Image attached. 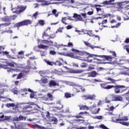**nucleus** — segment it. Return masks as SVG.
Returning a JSON list of instances; mask_svg holds the SVG:
<instances>
[{"instance_id": "obj_29", "label": "nucleus", "mask_w": 129, "mask_h": 129, "mask_svg": "<svg viewBox=\"0 0 129 129\" xmlns=\"http://www.w3.org/2000/svg\"><path fill=\"white\" fill-rule=\"evenodd\" d=\"M43 43L44 44H48V43H49V44H50V45H53V41L50 40V41H48L47 40H43L42 41Z\"/></svg>"}, {"instance_id": "obj_53", "label": "nucleus", "mask_w": 129, "mask_h": 129, "mask_svg": "<svg viewBox=\"0 0 129 129\" xmlns=\"http://www.w3.org/2000/svg\"><path fill=\"white\" fill-rule=\"evenodd\" d=\"M8 72H12V71H17V70H14L12 68H10L7 70Z\"/></svg>"}, {"instance_id": "obj_1", "label": "nucleus", "mask_w": 129, "mask_h": 129, "mask_svg": "<svg viewBox=\"0 0 129 129\" xmlns=\"http://www.w3.org/2000/svg\"><path fill=\"white\" fill-rule=\"evenodd\" d=\"M71 51H72V52H74V53L78 54L79 55H80V56H81L78 57V59H79V60L86 61L87 62H89V63L92 62L93 59H90V58H92L94 56V55L85 51H79L74 48H72Z\"/></svg>"}, {"instance_id": "obj_2", "label": "nucleus", "mask_w": 129, "mask_h": 129, "mask_svg": "<svg viewBox=\"0 0 129 129\" xmlns=\"http://www.w3.org/2000/svg\"><path fill=\"white\" fill-rule=\"evenodd\" d=\"M114 2V0H110L109 1H104L100 4H95L92 6V8L96 9V12L98 14L102 12V9L101 8L106 7V6H110L111 5H114L112 3Z\"/></svg>"}, {"instance_id": "obj_3", "label": "nucleus", "mask_w": 129, "mask_h": 129, "mask_svg": "<svg viewBox=\"0 0 129 129\" xmlns=\"http://www.w3.org/2000/svg\"><path fill=\"white\" fill-rule=\"evenodd\" d=\"M36 104L34 103H27L22 108V112H31L35 109Z\"/></svg>"}, {"instance_id": "obj_61", "label": "nucleus", "mask_w": 129, "mask_h": 129, "mask_svg": "<svg viewBox=\"0 0 129 129\" xmlns=\"http://www.w3.org/2000/svg\"><path fill=\"white\" fill-rule=\"evenodd\" d=\"M67 30H70L72 29V27L71 26V25H68V26H67Z\"/></svg>"}, {"instance_id": "obj_20", "label": "nucleus", "mask_w": 129, "mask_h": 129, "mask_svg": "<svg viewBox=\"0 0 129 129\" xmlns=\"http://www.w3.org/2000/svg\"><path fill=\"white\" fill-rule=\"evenodd\" d=\"M73 18L77 19L79 21H82V17H81V15H78L76 13H75L74 14V16L73 17Z\"/></svg>"}, {"instance_id": "obj_39", "label": "nucleus", "mask_w": 129, "mask_h": 129, "mask_svg": "<svg viewBox=\"0 0 129 129\" xmlns=\"http://www.w3.org/2000/svg\"><path fill=\"white\" fill-rule=\"evenodd\" d=\"M107 80H108L109 81H111L112 83H115V80L112 79L111 78H108L107 79Z\"/></svg>"}, {"instance_id": "obj_48", "label": "nucleus", "mask_w": 129, "mask_h": 129, "mask_svg": "<svg viewBox=\"0 0 129 129\" xmlns=\"http://www.w3.org/2000/svg\"><path fill=\"white\" fill-rule=\"evenodd\" d=\"M66 47H73V43L69 42L68 45H66Z\"/></svg>"}, {"instance_id": "obj_54", "label": "nucleus", "mask_w": 129, "mask_h": 129, "mask_svg": "<svg viewBox=\"0 0 129 129\" xmlns=\"http://www.w3.org/2000/svg\"><path fill=\"white\" fill-rule=\"evenodd\" d=\"M5 118V115L3 114L2 116H0V120H4V119Z\"/></svg>"}, {"instance_id": "obj_52", "label": "nucleus", "mask_w": 129, "mask_h": 129, "mask_svg": "<svg viewBox=\"0 0 129 129\" xmlns=\"http://www.w3.org/2000/svg\"><path fill=\"white\" fill-rule=\"evenodd\" d=\"M114 107H113V106H110L109 107V111H113V110H114Z\"/></svg>"}, {"instance_id": "obj_9", "label": "nucleus", "mask_w": 129, "mask_h": 129, "mask_svg": "<svg viewBox=\"0 0 129 129\" xmlns=\"http://www.w3.org/2000/svg\"><path fill=\"white\" fill-rule=\"evenodd\" d=\"M63 0H47L46 2L45 5L49 6V5H55L56 3L55 2H62Z\"/></svg>"}, {"instance_id": "obj_57", "label": "nucleus", "mask_w": 129, "mask_h": 129, "mask_svg": "<svg viewBox=\"0 0 129 129\" xmlns=\"http://www.w3.org/2000/svg\"><path fill=\"white\" fill-rule=\"evenodd\" d=\"M114 23H116V20H115V19H113L110 21L111 24H114Z\"/></svg>"}, {"instance_id": "obj_43", "label": "nucleus", "mask_w": 129, "mask_h": 129, "mask_svg": "<svg viewBox=\"0 0 129 129\" xmlns=\"http://www.w3.org/2000/svg\"><path fill=\"white\" fill-rule=\"evenodd\" d=\"M100 127L102 129H108V128H107V127H106L104 124L100 125Z\"/></svg>"}, {"instance_id": "obj_27", "label": "nucleus", "mask_w": 129, "mask_h": 129, "mask_svg": "<svg viewBox=\"0 0 129 129\" xmlns=\"http://www.w3.org/2000/svg\"><path fill=\"white\" fill-rule=\"evenodd\" d=\"M44 61L47 64V65H49V66H53L54 65V62L52 61H50L46 59H44Z\"/></svg>"}, {"instance_id": "obj_26", "label": "nucleus", "mask_w": 129, "mask_h": 129, "mask_svg": "<svg viewBox=\"0 0 129 129\" xmlns=\"http://www.w3.org/2000/svg\"><path fill=\"white\" fill-rule=\"evenodd\" d=\"M73 96H75L74 94H71L69 92L65 93L64 97H73Z\"/></svg>"}, {"instance_id": "obj_23", "label": "nucleus", "mask_w": 129, "mask_h": 129, "mask_svg": "<svg viewBox=\"0 0 129 129\" xmlns=\"http://www.w3.org/2000/svg\"><path fill=\"white\" fill-rule=\"evenodd\" d=\"M38 48L39 49H45V50H47L49 48V46L43 44H40L38 45Z\"/></svg>"}, {"instance_id": "obj_49", "label": "nucleus", "mask_w": 129, "mask_h": 129, "mask_svg": "<svg viewBox=\"0 0 129 129\" xmlns=\"http://www.w3.org/2000/svg\"><path fill=\"white\" fill-rule=\"evenodd\" d=\"M95 118H96L97 119H102V118H103V117H102V115L96 116H95Z\"/></svg>"}, {"instance_id": "obj_44", "label": "nucleus", "mask_w": 129, "mask_h": 129, "mask_svg": "<svg viewBox=\"0 0 129 129\" xmlns=\"http://www.w3.org/2000/svg\"><path fill=\"white\" fill-rule=\"evenodd\" d=\"M39 2H40V3H44L43 5L44 6H47V4H46V2H48V0H39Z\"/></svg>"}, {"instance_id": "obj_33", "label": "nucleus", "mask_w": 129, "mask_h": 129, "mask_svg": "<svg viewBox=\"0 0 129 129\" xmlns=\"http://www.w3.org/2000/svg\"><path fill=\"white\" fill-rule=\"evenodd\" d=\"M87 33L86 34H87V35H88V36H89L90 37H92L93 36V33H92V31L91 30H88L87 31Z\"/></svg>"}, {"instance_id": "obj_5", "label": "nucleus", "mask_w": 129, "mask_h": 129, "mask_svg": "<svg viewBox=\"0 0 129 129\" xmlns=\"http://www.w3.org/2000/svg\"><path fill=\"white\" fill-rule=\"evenodd\" d=\"M32 21L30 20H24L23 21L18 22L15 24V28H18L19 29L20 27H23V26H28V25H31Z\"/></svg>"}, {"instance_id": "obj_15", "label": "nucleus", "mask_w": 129, "mask_h": 129, "mask_svg": "<svg viewBox=\"0 0 129 129\" xmlns=\"http://www.w3.org/2000/svg\"><path fill=\"white\" fill-rule=\"evenodd\" d=\"M84 70H72L71 72V73H75V74H79L80 73H82V72H84Z\"/></svg>"}, {"instance_id": "obj_8", "label": "nucleus", "mask_w": 129, "mask_h": 129, "mask_svg": "<svg viewBox=\"0 0 129 129\" xmlns=\"http://www.w3.org/2000/svg\"><path fill=\"white\" fill-rule=\"evenodd\" d=\"M18 9H19V10H17L14 12V13H15V14H21V13H23V12H24V11H25L26 10V9H27V6L25 7V6H18Z\"/></svg>"}, {"instance_id": "obj_13", "label": "nucleus", "mask_w": 129, "mask_h": 129, "mask_svg": "<svg viewBox=\"0 0 129 129\" xmlns=\"http://www.w3.org/2000/svg\"><path fill=\"white\" fill-rule=\"evenodd\" d=\"M64 62V60L62 58H60L59 60H56V62H53V64L55 66H62V63Z\"/></svg>"}, {"instance_id": "obj_12", "label": "nucleus", "mask_w": 129, "mask_h": 129, "mask_svg": "<svg viewBox=\"0 0 129 129\" xmlns=\"http://www.w3.org/2000/svg\"><path fill=\"white\" fill-rule=\"evenodd\" d=\"M99 57L108 61H111L112 60V56L111 55H100Z\"/></svg>"}, {"instance_id": "obj_59", "label": "nucleus", "mask_w": 129, "mask_h": 129, "mask_svg": "<svg viewBox=\"0 0 129 129\" xmlns=\"http://www.w3.org/2000/svg\"><path fill=\"white\" fill-rule=\"evenodd\" d=\"M124 43H126V44H128L129 43V38H127L124 41Z\"/></svg>"}, {"instance_id": "obj_21", "label": "nucleus", "mask_w": 129, "mask_h": 129, "mask_svg": "<svg viewBox=\"0 0 129 129\" xmlns=\"http://www.w3.org/2000/svg\"><path fill=\"white\" fill-rule=\"evenodd\" d=\"M20 93H21V95H22L23 96H27L26 95L28 94V90H27V89H24L22 90Z\"/></svg>"}, {"instance_id": "obj_17", "label": "nucleus", "mask_w": 129, "mask_h": 129, "mask_svg": "<svg viewBox=\"0 0 129 129\" xmlns=\"http://www.w3.org/2000/svg\"><path fill=\"white\" fill-rule=\"evenodd\" d=\"M84 43L87 47H89V48H91V49H94L95 48H96V47L91 45L90 43L87 42V41H84Z\"/></svg>"}, {"instance_id": "obj_25", "label": "nucleus", "mask_w": 129, "mask_h": 129, "mask_svg": "<svg viewBox=\"0 0 129 129\" xmlns=\"http://www.w3.org/2000/svg\"><path fill=\"white\" fill-rule=\"evenodd\" d=\"M7 65L6 66H10V67H14L15 66H17V63L14 62H8L7 63Z\"/></svg>"}, {"instance_id": "obj_30", "label": "nucleus", "mask_w": 129, "mask_h": 129, "mask_svg": "<svg viewBox=\"0 0 129 129\" xmlns=\"http://www.w3.org/2000/svg\"><path fill=\"white\" fill-rule=\"evenodd\" d=\"M38 24L40 25V26H42V27H43V26L45 25V23L44 20H40L38 21Z\"/></svg>"}, {"instance_id": "obj_7", "label": "nucleus", "mask_w": 129, "mask_h": 129, "mask_svg": "<svg viewBox=\"0 0 129 129\" xmlns=\"http://www.w3.org/2000/svg\"><path fill=\"white\" fill-rule=\"evenodd\" d=\"M110 101H122V97H114L111 101L107 99L105 100L106 103H110Z\"/></svg>"}, {"instance_id": "obj_31", "label": "nucleus", "mask_w": 129, "mask_h": 129, "mask_svg": "<svg viewBox=\"0 0 129 129\" xmlns=\"http://www.w3.org/2000/svg\"><path fill=\"white\" fill-rule=\"evenodd\" d=\"M11 24L12 23H11V22H8L1 24V26H3V27H8V26H10Z\"/></svg>"}, {"instance_id": "obj_58", "label": "nucleus", "mask_w": 129, "mask_h": 129, "mask_svg": "<svg viewBox=\"0 0 129 129\" xmlns=\"http://www.w3.org/2000/svg\"><path fill=\"white\" fill-rule=\"evenodd\" d=\"M81 15L83 17L84 19H86V14L85 13H82Z\"/></svg>"}, {"instance_id": "obj_22", "label": "nucleus", "mask_w": 129, "mask_h": 129, "mask_svg": "<svg viewBox=\"0 0 129 129\" xmlns=\"http://www.w3.org/2000/svg\"><path fill=\"white\" fill-rule=\"evenodd\" d=\"M80 110H88L89 108L85 105H79Z\"/></svg>"}, {"instance_id": "obj_41", "label": "nucleus", "mask_w": 129, "mask_h": 129, "mask_svg": "<svg viewBox=\"0 0 129 129\" xmlns=\"http://www.w3.org/2000/svg\"><path fill=\"white\" fill-rule=\"evenodd\" d=\"M81 67L82 68H85L87 67V63H82V64H81Z\"/></svg>"}, {"instance_id": "obj_45", "label": "nucleus", "mask_w": 129, "mask_h": 129, "mask_svg": "<svg viewBox=\"0 0 129 129\" xmlns=\"http://www.w3.org/2000/svg\"><path fill=\"white\" fill-rule=\"evenodd\" d=\"M42 83H48V79H41Z\"/></svg>"}, {"instance_id": "obj_6", "label": "nucleus", "mask_w": 129, "mask_h": 129, "mask_svg": "<svg viewBox=\"0 0 129 129\" xmlns=\"http://www.w3.org/2000/svg\"><path fill=\"white\" fill-rule=\"evenodd\" d=\"M111 86H112V88H114V90L115 93H119L121 89H122V88H125V86L123 85H111Z\"/></svg>"}, {"instance_id": "obj_42", "label": "nucleus", "mask_w": 129, "mask_h": 129, "mask_svg": "<svg viewBox=\"0 0 129 129\" xmlns=\"http://www.w3.org/2000/svg\"><path fill=\"white\" fill-rule=\"evenodd\" d=\"M19 119L20 120H26V117L22 116V115H20L19 116Z\"/></svg>"}, {"instance_id": "obj_34", "label": "nucleus", "mask_w": 129, "mask_h": 129, "mask_svg": "<svg viewBox=\"0 0 129 129\" xmlns=\"http://www.w3.org/2000/svg\"><path fill=\"white\" fill-rule=\"evenodd\" d=\"M67 56H68V57H71V58H73L74 57V53L68 52L67 53Z\"/></svg>"}, {"instance_id": "obj_16", "label": "nucleus", "mask_w": 129, "mask_h": 129, "mask_svg": "<svg viewBox=\"0 0 129 129\" xmlns=\"http://www.w3.org/2000/svg\"><path fill=\"white\" fill-rule=\"evenodd\" d=\"M89 77H96L97 73L95 71H92L90 73H88Z\"/></svg>"}, {"instance_id": "obj_50", "label": "nucleus", "mask_w": 129, "mask_h": 129, "mask_svg": "<svg viewBox=\"0 0 129 129\" xmlns=\"http://www.w3.org/2000/svg\"><path fill=\"white\" fill-rule=\"evenodd\" d=\"M49 53L50 55H55L56 51H55L54 50H50Z\"/></svg>"}, {"instance_id": "obj_51", "label": "nucleus", "mask_w": 129, "mask_h": 129, "mask_svg": "<svg viewBox=\"0 0 129 129\" xmlns=\"http://www.w3.org/2000/svg\"><path fill=\"white\" fill-rule=\"evenodd\" d=\"M30 97H35V92H32L30 94Z\"/></svg>"}, {"instance_id": "obj_47", "label": "nucleus", "mask_w": 129, "mask_h": 129, "mask_svg": "<svg viewBox=\"0 0 129 129\" xmlns=\"http://www.w3.org/2000/svg\"><path fill=\"white\" fill-rule=\"evenodd\" d=\"M12 92H13V93H14V94H18L19 92L16 89H13Z\"/></svg>"}, {"instance_id": "obj_63", "label": "nucleus", "mask_w": 129, "mask_h": 129, "mask_svg": "<svg viewBox=\"0 0 129 129\" xmlns=\"http://www.w3.org/2000/svg\"><path fill=\"white\" fill-rule=\"evenodd\" d=\"M15 121H20V117H16V118H15Z\"/></svg>"}, {"instance_id": "obj_64", "label": "nucleus", "mask_w": 129, "mask_h": 129, "mask_svg": "<svg viewBox=\"0 0 129 129\" xmlns=\"http://www.w3.org/2000/svg\"><path fill=\"white\" fill-rule=\"evenodd\" d=\"M30 60H36V57L33 56L29 57Z\"/></svg>"}, {"instance_id": "obj_40", "label": "nucleus", "mask_w": 129, "mask_h": 129, "mask_svg": "<svg viewBox=\"0 0 129 129\" xmlns=\"http://www.w3.org/2000/svg\"><path fill=\"white\" fill-rule=\"evenodd\" d=\"M107 23V19H105L103 20L101 23H99V25L100 26V25H104V24Z\"/></svg>"}, {"instance_id": "obj_28", "label": "nucleus", "mask_w": 129, "mask_h": 129, "mask_svg": "<svg viewBox=\"0 0 129 129\" xmlns=\"http://www.w3.org/2000/svg\"><path fill=\"white\" fill-rule=\"evenodd\" d=\"M2 21L3 22H11V19L9 17L6 16L2 18Z\"/></svg>"}, {"instance_id": "obj_19", "label": "nucleus", "mask_w": 129, "mask_h": 129, "mask_svg": "<svg viewBox=\"0 0 129 129\" xmlns=\"http://www.w3.org/2000/svg\"><path fill=\"white\" fill-rule=\"evenodd\" d=\"M99 111H100V108H98V109L93 108L92 113H93V114H97V113H99Z\"/></svg>"}, {"instance_id": "obj_55", "label": "nucleus", "mask_w": 129, "mask_h": 129, "mask_svg": "<svg viewBox=\"0 0 129 129\" xmlns=\"http://www.w3.org/2000/svg\"><path fill=\"white\" fill-rule=\"evenodd\" d=\"M40 54L42 57L46 55L45 51H41V53Z\"/></svg>"}, {"instance_id": "obj_24", "label": "nucleus", "mask_w": 129, "mask_h": 129, "mask_svg": "<svg viewBox=\"0 0 129 129\" xmlns=\"http://www.w3.org/2000/svg\"><path fill=\"white\" fill-rule=\"evenodd\" d=\"M87 15L89 16H92L94 14V9L90 8L89 9V11L87 12Z\"/></svg>"}, {"instance_id": "obj_37", "label": "nucleus", "mask_w": 129, "mask_h": 129, "mask_svg": "<svg viewBox=\"0 0 129 129\" xmlns=\"http://www.w3.org/2000/svg\"><path fill=\"white\" fill-rule=\"evenodd\" d=\"M66 21H67V17H63L61 19V22L64 25H67V23L66 22Z\"/></svg>"}, {"instance_id": "obj_62", "label": "nucleus", "mask_w": 129, "mask_h": 129, "mask_svg": "<svg viewBox=\"0 0 129 129\" xmlns=\"http://www.w3.org/2000/svg\"><path fill=\"white\" fill-rule=\"evenodd\" d=\"M120 25H121V23H118L117 24H116L115 25V28H117L118 27H119V26H120Z\"/></svg>"}, {"instance_id": "obj_10", "label": "nucleus", "mask_w": 129, "mask_h": 129, "mask_svg": "<svg viewBox=\"0 0 129 129\" xmlns=\"http://www.w3.org/2000/svg\"><path fill=\"white\" fill-rule=\"evenodd\" d=\"M49 87H55V86H59V84L56 83L54 80H51L49 81Z\"/></svg>"}, {"instance_id": "obj_18", "label": "nucleus", "mask_w": 129, "mask_h": 129, "mask_svg": "<svg viewBox=\"0 0 129 129\" xmlns=\"http://www.w3.org/2000/svg\"><path fill=\"white\" fill-rule=\"evenodd\" d=\"M76 90H77V92H82V91H84V89L81 86H76Z\"/></svg>"}, {"instance_id": "obj_56", "label": "nucleus", "mask_w": 129, "mask_h": 129, "mask_svg": "<svg viewBox=\"0 0 129 129\" xmlns=\"http://www.w3.org/2000/svg\"><path fill=\"white\" fill-rule=\"evenodd\" d=\"M33 17H34L35 19H37V16H38V12H36L33 14Z\"/></svg>"}, {"instance_id": "obj_11", "label": "nucleus", "mask_w": 129, "mask_h": 129, "mask_svg": "<svg viewBox=\"0 0 129 129\" xmlns=\"http://www.w3.org/2000/svg\"><path fill=\"white\" fill-rule=\"evenodd\" d=\"M51 31V27H47V29L45 30V31H44L43 34H42V38L43 39H44V38H48L49 35L48 33H47V31Z\"/></svg>"}, {"instance_id": "obj_36", "label": "nucleus", "mask_w": 129, "mask_h": 129, "mask_svg": "<svg viewBox=\"0 0 129 129\" xmlns=\"http://www.w3.org/2000/svg\"><path fill=\"white\" fill-rule=\"evenodd\" d=\"M123 49L126 50V52H127V53L129 54V45H124L123 46Z\"/></svg>"}, {"instance_id": "obj_46", "label": "nucleus", "mask_w": 129, "mask_h": 129, "mask_svg": "<svg viewBox=\"0 0 129 129\" xmlns=\"http://www.w3.org/2000/svg\"><path fill=\"white\" fill-rule=\"evenodd\" d=\"M23 77V74L22 73H20L17 76V79H21Z\"/></svg>"}, {"instance_id": "obj_4", "label": "nucleus", "mask_w": 129, "mask_h": 129, "mask_svg": "<svg viewBox=\"0 0 129 129\" xmlns=\"http://www.w3.org/2000/svg\"><path fill=\"white\" fill-rule=\"evenodd\" d=\"M127 120H128V118H127V116H123L119 118L116 119L115 122L120 123V124H122V125H126V126H128L129 125L128 122H124V121H127Z\"/></svg>"}, {"instance_id": "obj_32", "label": "nucleus", "mask_w": 129, "mask_h": 129, "mask_svg": "<svg viewBox=\"0 0 129 129\" xmlns=\"http://www.w3.org/2000/svg\"><path fill=\"white\" fill-rule=\"evenodd\" d=\"M52 15H54L55 16V17H58V16H59V14H58V13H57V10L56 9L52 10Z\"/></svg>"}, {"instance_id": "obj_60", "label": "nucleus", "mask_w": 129, "mask_h": 129, "mask_svg": "<svg viewBox=\"0 0 129 129\" xmlns=\"http://www.w3.org/2000/svg\"><path fill=\"white\" fill-rule=\"evenodd\" d=\"M7 54H9V52H8L7 51H3V55H7Z\"/></svg>"}, {"instance_id": "obj_38", "label": "nucleus", "mask_w": 129, "mask_h": 129, "mask_svg": "<svg viewBox=\"0 0 129 129\" xmlns=\"http://www.w3.org/2000/svg\"><path fill=\"white\" fill-rule=\"evenodd\" d=\"M56 103H57V104H60V106L57 107V108H58V109H62V108L63 107V105L61 104V101H58Z\"/></svg>"}, {"instance_id": "obj_14", "label": "nucleus", "mask_w": 129, "mask_h": 129, "mask_svg": "<svg viewBox=\"0 0 129 129\" xmlns=\"http://www.w3.org/2000/svg\"><path fill=\"white\" fill-rule=\"evenodd\" d=\"M100 86L102 88H104V89H111V88H112V87H113L111 85L106 86V84H105V83L101 84Z\"/></svg>"}, {"instance_id": "obj_35", "label": "nucleus", "mask_w": 129, "mask_h": 129, "mask_svg": "<svg viewBox=\"0 0 129 129\" xmlns=\"http://www.w3.org/2000/svg\"><path fill=\"white\" fill-rule=\"evenodd\" d=\"M7 107H15V104L14 103H7L6 104Z\"/></svg>"}]
</instances>
